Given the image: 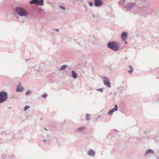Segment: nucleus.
<instances>
[{"label":"nucleus","mask_w":159,"mask_h":159,"mask_svg":"<svg viewBox=\"0 0 159 159\" xmlns=\"http://www.w3.org/2000/svg\"><path fill=\"white\" fill-rule=\"evenodd\" d=\"M118 43L115 42H109L108 44V47L115 51H117L119 48Z\"/></svg>","instance_id":"nucleus-1"},{"label":"nucleus","mask_w":159,"mask_h":159,"mask_svg":"<svg viewBox=\"0 0 159 159\" xmlns=\"http://www.w3.org/2000/svg\"><path fill=\"white\" fill-rule=\"evenodd\" d=\"M16 12L20 16H26L28 13V11L25 9L20 7L16 8Z\"/></svg>","instance_id":"nucleus-2"},{"label":"nucleus","mask_w":159,"mask_h":159,"mask_svg":"<svg viewBox=\"0 0 159 159\" xmlns=\"http://www.w3.org/2000/svg\"><path fill=\"white\" fill-rule=\"evenodd\" d=\"M7 98V94L5 92H0V103L5 101Z\"/></svg>","instance_id":"nucleus-3"},{"label":"nucleus","mask_w":159,"mask_h":159,"mask_svg":"<svg viewBox=\"0 0 159 159\" xmlns=\"http://www.w3.org/2000/svg\"><path fill=\"white\" fill-rule=\"evenodd\" d=\"M30 3V4H35L36 5H43V0H32Z\"/></svg>","instance_id":"nucleus-4"},{"label":"nucleus","mask_w":159,"mask_h":159,"mask_svg":"<svg viewBox=\"0 0 159 159\" xmlns=\"http://www.w3.org/2000/svg\"><path fill=\"white\" fill-rule=\"evenodd\" d=\"M104 84L108 87H110V83L109 79L106 77L103 78Z\"/></svg>","instance_id":"nucleus-5"},{"label":"nucleus","mask_w":159,"mask_h":159,"mask_svg":"<svg viewBox=\"0 0 159 159\" xmlns=\"http://www.w3.org/2000/svg\"><path fill=\"white\" fill-rule=\"evenodd\" d=\"M102 3V2L101 0H95L94 2L95 5L96 7L100 6Z\"/></svg>","instance_id":"nucleus-6"},{"label":"nucleus","mask_w":159,"mask_h":159,"mask_svg":"<svg viewBox=\"0 0 159 159\" xmlns=\"http://www.w3.org/2000/svg\"><path fill=\"white\" fill-rule=\"evenodd\" d=\"M128 34L125 32H123L122 33L121 37L123 40H125L127 38Z\"/></svg>","instance_id":"nucleus-7"},{"label":"nucleus","mask_w":159,"mask_h":159,"mask_svg":"<svg viewBox=\"0 0 159 159\" xmlns=\"http://www.w3.org/2000/svg\"><path fill=\"white\" fill-rule=\"evenodd\" d=\"M117 109L118 108L117 105H115V106L114 108L111 110L108 113V114L111 115L112 114V113L114 111H117Z\"/></svg>","instance_id":"nucleus-8"},{"label":"nucleus","mask_w":159,"mask_h":159,"mask_svg":"<svg viewBox=\"0 0 159 159\" xmlns=\"http://www.w3.org/2000/svg\"><path fill=\"white\" fill-rule=\"evenodd\" d=\"M23 90V88L22 87L20 86V84H19L18 86L17 87L16 89V91L17 92H21Z\"/></svg>","instance_id":"nucleus-9"},{"label":"nucleus","mask_w":159,"mask_h":159,"mask_svg":"<svg viewBox=\"0 0 159 159\" xmlns=\"http://www.w3.org/2000/svg\"><path fill=\"white\" fill-rule=\"evenodd\" d=\"M88 154L89 156H94V153L93 151L92 150H89L88 152Z\"/></svg>","instance_id":"nucleus-10"},{"label":"nucleus","mask_w":159,"mask_h":159,"mask_svg":"<svg viewBox=\"0 0 159 159\" xmlns=\"http://www.w3.org/2000/svg\"><path fill=\"white\" fill-rule=\"evenodd\" d=\"M72 77L74 78H76L77 77V75L75 72L74 71H72Z\"/></svg>","instance_id":"nucleus-11"},{"label":"nucleus","mask_w":159,"mask_h":159,"mask_svg":"<svg viewBox=\"0 0 159 159\" xmlns=\"http://www.w3.org/2000/svg\"><path fill=\"white\" fill-rule=\"evenodd\" d=\"M149 153H154V152L152 150L149 149L145 153V154H146V155L147 154Z\"/></svg>","instance_id":"nucleus-12"},{"label":"nucleus","mask_w":159,"mask_h":159,"mask_svg":"<svg viewBox=\"0 0 159 159\" xmlns=\"http://www.w3.org/2000/svg\"><path fill=\"white\" fill-rule=\"evenodd\" d=\"M66 67V65H64L62 66L60 68V70H63L65 69V68Z\"/></svg>","instance_id":"nucleus-13"},{"label":"nucleus","mask_w":159,"mask_h":159,"mask_svg":"<svg viewBox=\"0 0 159 159\" xmlns=\"http://www.w3.org/2000/svg\"><path fill=\"white\" fill-rule=\"evenodd\" d=\"M129 68L130 69V70H129V73H131L132 72V71H133V69L132 68V66H129Z\"/></svg>","instance_id":"nucleus-14"},{"label":"nucleus","mask_w":159,"mask_h":159,"mask_svg":"<svg viewBox=\"0 0 159 159\" xmlns=\"http://www.w3.org/2000/svg\"><path fill=\"white\" fill-rule=\"evenodd\" d=\"M30 107L28 106H26L24 108V110L26 111L28 108H29Z\"/></svg>","instance_id":"nucleus-15"},{"label":"nucleus","mask_w":159,"mask_h":159,"mask_svg":"<svg viewBox=\"0 0 159 159\" xmlns=\"http://www.w3.org/2000/svg\"><path fill=\"white\" fill-rule=\"evenodd\" d=\"M90 118L89 116V114H86V119L87 120H88Z\"/></svg>","instance_id":"nucleus-16"},{"label":"nucleus","mask_w":159,"mask_h":159,"mask_svg":"<svg viewBox=\"0 0 159 159\" xmlns=\"http://www.w3.org/2000/svg\"><path fill=\"white\" fill-rule=\"evenodd\" d=\"M42 96L43 98H45L47 96V94L46 93H45L43 94Z\"/></svg>","instance_id":"nucleus-17"},{"label":"nucleus","mask_w":159,"mask_h":159,"mask_svg":"<svg viewBox=\"0 0 159 159\" xmlns=\"http://www.w3.org/2000/svg\"><path fill=\"white\" fill-rule=\"evenodd\" d=\"M84 129V127H80V128H79L78 129V130H79V131H80V130H81V129Z\"/></svg>","instance_id":"nucleus-18"},{"label":"nucleus","mask_w":159,"mask_h":159,"mask_svg":"<svg viewBox=\"0 0 159 159\" xmlns=\"http://www.w3.org/2000/svg\"><path fill=\"white\" fill-rule=\"evenodd\" d=\"M98 90V91H100L101 92H102L103 91V89H99Z\"/></svg>","instance_id":"nucleus-19"},{"label":"nucleus","mask_w":159,"mask_h":159,"mask_svg":"<svg viewBox=\"0 0 159 159\" xmlns=\"http://www.w3.org/2000/svg\"><path fill=\"white\" fill-rule=\"evenodd\" d=\"M89 4L90 6L91 7L93 6V3L92 2H89Z\"/></svg>","instance_id":"nucleus-20"},{"label":"nucleus","mask_w":159,"mask_h":159,"mask_svg":"<svg viewBox=\"0 0 159 159\" xmlns=\"http://www.w3.org/2000/svg\"><path fill=\"white\" fill-rule=\"evenodd\" d=\"M30 92L28 91L26 93V94L28 95H29L30 94Z\"/></svg>","instance_id":"nucleus-21"},{"label":"nucleus","mask_w":159,"mask_h":159,"mask_svg":"<svg viewBox=\"0 0 159 159\" xmlns=\"http://www.w3.org/2000/svg\"><path fill=\"white\" fill-rule=\"evenodd\" d=\"M60 8L62 9H63V10H65V8H64L63 7H62V6H60Z\"/></svg>","instance_id":"nucleus-22"},{"label":"nucleus","mask_w":159,"mask_h":159,"mask_svg":"<svg viewBox=\"0 0 159 159\" xmlns=\"http://www.w3.org/2000/svg\"><path fill=\"white\" fill-rule=\"evenodd\" d=\"M57 31H58V30H57Z\"/></svg>","instance_id":"nucleus-23"}]
</instances>
